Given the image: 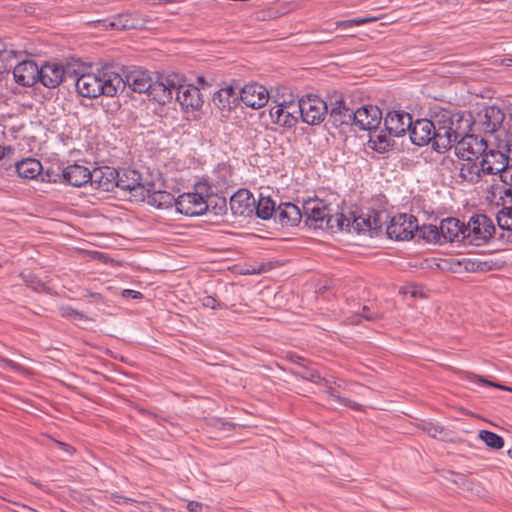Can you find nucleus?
<instances>
[{"label":"nucleus","instance_id":"obj_5","mask_svg":"<svg viewBox=\"0 0 512 512\" xmlns=\"http://www.w3.org/2000/svg\"><path fill=\"white\" fill-rule=\"evenodd\" d=\"M123 82V90L128 86L133 92L147 93L154 101L159 104H167L169 92H165L166 77L160 80H153L151 73L148 70L133 67L123 69L120 74Z\"/></svg>","mask_w":512,"mask_h":512},{"label":"nucleus","instance_id":"obj_43","mask_svg":"<svg viewBox=\"0 0 512 512\" xmlns=\"http://www.w3.org/2000/svg\"><path fill=\"white\" fill-rule=\"evenodd\" d=\"M471 267L467 268L470 271H490L493 270L495 267V264L493 261H473L470 263Z\"/></svg>","mask_w":512,"mask_h":512},{"label":"nucleus","instance_id":"obj_29","mask_svg":"<svg viewBox=\"0 0 512 512\" xmlns=\"http://www.w3.org/2000/svg\"><path fill=\"white\" fill-rule=\"evenodd\" d=\"M465 162L461 164L459 177L469 183H477L482 177V170H480V163L478 164L472 158H465Z\"/></svg>","mask_w":512,"mask_h":512},{"label":"nucleus","instance_id":"obj_58","mask_svg":"<svg viewBox=\"0 0 512 512\" xmlns=\"http://www.w3.org/2000/svg\"><path fill=\"white\" fill-rule=\"evenodd\" d=\"M90 296L95 298V299H102V296L100 293H90Z\"/></svg>","mask_w":512,"mask_h":512},{"label":"nucleus","instance_id":"obj_34","mask_svg":"<svg viewBox=\"0 0 512 512\" xmlns=\"http://www.w3.org/2000/svg\"><path fill=\"white\" fill-rule=\"evenodd\" d=\"M109 27L129 30L137 29L138 25L130 14H122L117 16L113 21L109 22Z\"/></svg>","mask_w":512,"mask_h":512},{"label":"nucleus","instance_id":"obj_16","mask_svg":"<svg viewBox=\"0 0 512 512\" xmlns=\"http://www.w3.org/2000/svg\"><path fill=\"white\" fill-rule=\"evenodd\" d=\"M239 97L247 107L259 109L268 102L269 93L263 85L251 83L241 88Z\"/></svg>","mask_w":512,"mask_h":512},{"label":"nucleus","instance_id":"obj_17","mask_svg":"<svg viewBox=\"0 0 512 512\" xmlns=\"http://www.w3.org/2000/svg\"><path fill=\"white\" fill-rule=\"evenodd\" d=\"M302 218V208L291 202H282L277 206L274 221L282 227H295Z\"/></svg>","mask_w":512,"mask_h":512},{"label":"nucleus","instance_id":"obj_46","mask_svg":"<svg viewBox=\"0 0 512 512\" xmlns=\"http://www.w3.org/2000/svg\"><path fill=\"white\" fill-rule=\"evenodd\" d=\"M202 305L205 308H210L213 310L222 309L224 305L217 301L213 296H205L201 299Z\"/></svg>","mask_w":512,"mask_h":512},{"label":"nucleus","instance_id":"obj_21","mask_svg":"<svg viewBox=\"0 0 512 512\" xmlns=\"http://www.w3.org/2000/svg\"><path fill=\"white\" fill-rule=\"evenodd\" d=\"M57 177L63 178V183L75 187H82L87 183H91V171L79 164L68 165Z\"/></svg>","mask_w":512,"mask_h":512},{"label":"nucleus","instance_id":"obj_52","mask_svg":"<svg viewBox=\"0 0 512 512\" xmlns=\"http://www.w3.org/2000/svg\"><path fill=\"white\" fill-rule=\"evenodd\" d=\"M187 509L190 512H201L202 509H203V504L201 502H198V501H190L187 504Z\"/></svg>","mask_w":512,"mask_h":512},{"label":"nucleus","instance_id":"obj_30","mask_svg":"<svg viewBox=\"0 0 512 512\" xmlns=\"http://www.w3.org/2000/svg\"><path fill=\"white\" fill-rule=\"evenodd\" d=\"M177 198L167 191H153L147 196V203L158 209L176 208Z\"/></svg>","mask_w":512,"mask_h":512},{"label":"nucleus","instance_id":"obj_57","mask_svg":"<svg viewBox=\"0 0 512 512\" xmlns=\"http://www.w3.org/2000/svg\"><path fill=\"white\" fill-rule=\"evenodd\" d=\"M5 147L0 146V160H2L5 156Z\"/></svg>","mask_w":512,"mask_h":512},{"label":"nucleus","instance_id":"obj_47","mask_svg":"<svg viewBox=\"0 0 512 512\" xmlns=\"http://www.w3.org/2000/svg\"><path fill=\"white\" fill-rule=\"evenodd\" d=\"M0 366L2 368H10L11 370L16 371V372L24 371V368L22 365H20L19 363L15 362L11 359H8V358L0 357Z\"/></svg>","mask_w":512,"mask_h":512},{"label":"nucleus","instance_id":"obj_15","mask_svg":"<svg viewBox=\"0 0 512 512\" xmlns=\"http://www.w3.org/2000/svg\"><path fill=\"white\" fill-rule=\"evenodd\" d=\"M412 124V116L408 112L393 110L384 118V128L389 136L399 137L404 135Z\"/></svg>","mask_w":512,"mask_h":512},{"label":"nucleus","instance_id":"obj_10","mask_svg":"<svg viewBox=\"0 0 512 512\" xmlns=\"http://www.w3.org/2000/svg\"><path fill=\"white\" fill-rule=\"evenodd\" d=\"M297 110L302 121L312 126L321 124L328 115L326 102L316 95H307L300 98Z\"/></svg>","mask_w":512,"mask_h":512},{"label":"nucleus","instance_id":"obj_6","mask_svg":"<svg viewBox=\"0 0 512 512\" xmlns=\"http://www.w3.org/2000/svg\"><path fill=\"white\" fill-rule=\"evenodd\" d=\"M166 87L168 89H165V92H169L167 104L175 99L182 109L195 111L199 110L204 103L198 87L192 84L181 83L176 76L166 77Z\"/></svg>","mask_w":512,"mask_h":512},{"label":"nucleus","instance_id":"obj_38","mask_svg":"<svg viewBox=\"0 0 512 512\" xmlns=\"http://www.w3.org/2000/svg\"><path fill=\"white\" fill-rule=\"evenodd\" d=\"M381 318V314L377 311H372L370 307L363 306L361 313L352 315L350 317L351 323L358 324L361 319H365L367 321H376Z\"/></svg>","mask_w":512,"mask_h":512},{"label":"nucleus","instance_id":"obj_22","mask_svg":"<svg viewBox=\"0 0 512 512\" xmlns=\"http://www.w3.org/2000/svg\"><path fill=\"white\" fill-rule=\"evenodd\" d=\"M466 225L459 219L448 217L440 222V234H442L443 244L445 242H463L465 243Z\"/></svg>","mask_w":512,"mask_h":512},{"label":"nucleus","instance_id":"obj_51","mask_svg":"<svg viewBox=\"0 0 512 512\" xmlns=\"http://www.w3.org/2000/svg\"><path fill=\"white\" fill-rule=\"evenodd\" d=\"M122 297L127 298V299L131 298V299H135V300H140L143 298V294L136 290L124 289L122 291Z\"/></svg>","mask_w":512,"mask_h":512},{"label":"nucleus","instance_id":"obj_48","mask_svg":"<svg viewBox=\"0 0 512 512\" xmlns=\"http://www.w3.org/2000/svg\"><path fill=\"white\" fill-rule=\"evenodd\" d=\"M58 173H54L51 170H46L45 172L42 171L40 174L42 181L45 182H53V183H63V178L57 177Z\"/></svg>","mask_w":512,"mask_h":512},{"label":"nucleus","instance_id":"obj_11","mask_svg":"<svg viewBox=\"0 0 512 512\" xmlns=\"http://www.w3.org/2000/svg\"><path fill=\"white\" fill-rule=\"evenodd\" d=\"M418 230V220L414 215L400 213L390 219L386 235L396 241L410 240Z\"/></svg>","mask_w":512,"mask_h":512},{"label":"nucleus","instance_id":"obj_36","mask_svg":"<svg viewBox=\"0 0 512 512\" xmlns=\"http://www.w3.org/2000/svg\"><path fill=\"white\" fill-rule=\"evenodd\" d=\"M326 393L331 400L337 402L340 405L350 407L353 410H361V408H362V406L360 404H358L348 398L341 397L340 395H338L336 393V390L330 386L327 387Z\"/></svg>","mask_w":512,"mask_h":512},{"label":"nucleus","instance_id":"obj_18","mask_svg":"<svg viewBox=\"0 0 512 512\" xmlns=\"http://www.w3.org/2000/svg\"><path fill=\"white\" fill-rule=\"evenodd\" d=\"M481 157L480 170H482L483 174L488 175L499 174L500 176L501 171H503L506 163L510 160L504 153L495 149L486 150Z\"/></svg>","mask_w":512,"mask_h":512},{"label":"nucleus","instance_id":"obj_33","mask_svg":"<svg viewBox=\"0 0 512 512\" xmlns=\"http://www.w3.org/2000/svg\"><path fill=\"white\" fill-rule=\"evenodd\" d=\"M420 233V237L426 240L429 243H437L442 245V234H440V225H423L422 227L418 226V230Z\"/></svg>","mask_w":512,"mask_h":512},{"label":"nucleus","instance_id":"obj_23","mask_svg":"<svg viewBox=\"0 0 512 512\" xmlns=\"http://www.w3.org/2000/svg\"><path fill=\"white\" fill-rule=\"evenodd\" d=\"M229 206L234 215H248L255 206V198L249 190L239 189L230 197Z\"/></svg>","mask_w":512,"mask_h":512},{"label":"nucleus","instance_id":"obj_25","mask_svg":"<svg viewBox=\"0 0 512 512\" xmlns=\"http://www.w3.org/2000/svg\"><path fill=\"white\" fill-rule=\"evenodd\" d=\"M292 107L293 105H275L269 110V116L271 118V121L274 124H277L284 128L294 127L298 123V117L296 116L298 114V110L295 109L293 111H290V108Z\"/></svg>","mask_w":512,"mask_h":512},{"label":"nucleus","instance_id":"obj_42","mask_svg":"<svg viewBox=\"0 0 512 512\" xmlns=\"http://www.w3.org/2000/svg\"><path fill=\"white\" fill-rule=\"evenodd\" d=\"M60 311H61V315L65 318H73V319H79V320L86 319V316L81 311H78L68 305L62 306L60 308Z\"/></svg>","mask_w":512,"mask_h":512},{"label":"nucleus","instance_id":"obj_59","mask_svg":"<svg viewBox=\"0 0 512 512\" xmlns=\"http://www.w3.org/2000/svg\"><path fill=\"white\" fill-rule=\"evenodd\" d=\"M508 453H509L510 457L512 458V450H509Z\"/></svg>","mask_w":512,"mask_h":512},{"label":"nucleus","instance_id":"obj_8","mask_svg":"<svg viewBox=\"0 0 512 512\" xmlns=\"http://www.w3.org/2000/svg\"><path fill=\"white\" fill-rule=\"evenodd\" d=\"M194 188V192L178 196L176 202L178 213L186 216H200L209 210L211 203L204 197V192H207L209 187L206 184L197 183Z\"/></svg>","mask_w":512,"mask_h":512},{"label":"nucleus","instance_id":"obj_54","mask_svg":"<svg viewBox=\"0 0 512 512\" xmlns=\"http://www.w3.org/2000/svg\"><path fill=\"white\" fill-rule=\"evenodd\" d=\"M234 427H235V424H233L231 422H224V421L219 422V429H221L223 431H231L232 429H234Z\"/></svg>","mask_w":512,"mask_h":512},{"label":"nucleus","instance_id":"obj_53","mask_svg":"<svg viewBox=\"0 0 512 512\" xmlns=\"http://www.w3.org/2000/svg\"><path fill=\"white\" fill-rule=\"evenodd\" d=\"M289 359L291 362L297 364L300 369L305 365V359L297 354H290Z\"/></svg>","mask_w":512,"mask_h":512},{"label":"nucleus","instance_id":"obj_1","mask_svg":"<svg viewBox=\"0 0 512 512\" xmlns=\"http://www.w3.org/2000/svg\"><path fill=\"white\" fill-rule=\"evenodd\" d=\"M453 117L455 109L435 107L429 111V118L412 120L408 131L411 142L419 147L430 145L434 152L445 154L451 142Z\"/></svg>","mask_w":512,"mask_h":512},{"label":"nucleus","instance_id":"obj_32","mask_svg":"<svg viewBox=\"0 0 512 512\" xmlns=\"http://www.w3.org/2000/svg\"><path fill=\"white\" fill-rule=\"evenodd\" d=\"M254 208L257 217L263 220L274 219L277 210L275 202L270 197H260Z\"/></svg>","mask_w":512,"mask_h":512},{"label":"nucleus","instance_id":"obj_12","mask_svg":"<svg viewBox=\"0 0 512 512\" xmlns=\"http://www.w3.org/2000/svg\"><path fill=\"white\" fill-rule=\"evenodd\" d=\"M346 99L340 97L332 103V107L328 113V122L333 127L338 128L342 131H346L347 128L354 125L355 109L350 106Z\"/></svg>","mask_w":512,"mask_h":512},{"label":"nucleus","instance_id":"obj_28","mask_svg":"<svg viewBox=\"0 0 512 512\" xmlns=\"http://www.w3.org/2000/svg\"><path fill=\"white\" fill-rule=\"evenodd\" d=\"M14 166L18 176L26 180L36 179L43 169L41 162L31 157L17 161Z\"/></svg>","mask_w":512,"mask_h":512},{"label":"nucleus","instance_id":"obj_41","mask_svg":"<svg viewBox=\"0 0 512 512\" xmlns=\"http://www.w3.org/2000/svg\"><path fill=\"white\" fill-rule=\"evenodd\" d=\"M422 430L433 438H437L439 435L446 434V430L443 426L431 422L424 423L422 425Z\"/></svg>","mask_w":512,"mask_h":512},{"label":"nucleus","instance_id":"obj_31","mask_svg":"<svg viewBox=\"0 0 512 512\" xmlns=\"http://www.w3.org/2000/svg\"><path fill=\"white\" fill-rule=\"evenodd\" d=\"M391 136L386 134L385 130L370 132L369 144L372 149L378 153H385L392 147Z\"/></svg>","mask_w":512,"mask_h":512},{"label":"nucleus","instance_id":"obj_40","mask_svg":"<svg viewBox=\"0 0 512 512\" xmlns=\"http://www.w3.org/2000/svg\"><path fill=\"white\" fill-rule=\"evenodd\" d=\"M301 378L309 380L314 383H327V381L320 376L317 370L309 368L305 365L301 368L300 371L296 372Z\"/></svg>","mask_w":512,"mask_h":512},{"label":"nucleus","instance_id":"obj_35","mask_svg":"<svg viewBox=\"0 0 512 512\" xmlns=\"http://www.w3.org/2000/svg\"><path fill=\"white\" fill-rule=\"evenodd\" d=\"M479 438L490 448L501 449L504 446V439L491 431L481 430L479 432Z\"/></svg>","mask_w":512,"mask_h":512},{"label":"nucleus","instance_id":"obj_9","mask_svg":"<svg viewBox=\"0 0 512 512\" xmlns=\"http://www.w3.org/2000/svg\"><path fill=\"white\" fill-rule=\"evenodd\" d=\"M465 244L481 246L489 242L495 233L493 220L485 214L472 216L466 225Z\"/></svg>","mask_w":512,"mask_h":512},{"label":"nucleus","instance_id":"obj_3","mask_svg":"<svg viewBox=\"0 0 512 512\" xmlns=\"http://www.w3.org/2000/svg\"><path fill=\"white\" fill-rule=\"evenodd\" d=\"M75 86L82 97L90 99L101 95L113 97L118 91H123L122 77L112 65H104L96 72L80 75Z\"/></svg>","mask_w":512,"mask_h":512},{"label":"nucleus","instance_id":"obj_27","mask_svg":"<svg viewBox=\"0 0 512 512\" xmlns=\"http://www.w3.org/2000/svg\"><path fill=\"white\" fill-rule=\"evenodd\" d=\"M141 180V174L134 169H118V177H115L116 188L132 192L141 187Z\"/></svg>","mask_w":512,"mask_h":512},{"label":"nucleus","instance_id":"obj_2","mask_svg":"<svg viewBox=\"0 0 512 512\" xmlns=\"http://www.w3.org/2000/svg\"><path fill=\"white\" fill-rule=\"evenodd\" d=\"M451 142L449 150L455 147V155L460 159H478L487 150V142L483 137L472 134L473 115L469 111L455 110L453 124L451 125Z\"/></svg>","mask_w":512,"mask_h":512},{"label":"nucleus","instance_id":"obj_7","mask_svg":"<svg viewBox=\"0 0 512 512\" xmlns=\"http://www.w3.org/2000/svg\"><path fill=\"white\" fill-rule=\"evenodd\" d=\"M346 216L348 226L343 231L355 232L357 234L368 233L370 237H377L382 233L383 224L387 222L388 215L385 211L369 210L367 213L356 214L350 212Z\"/></svg>","mask_w":512,"mask_h":512},{"label":"nucleus","instance_id":"obj_44","mask_svg":"<svg viewBox=\"0 0 512 512\" xmlns=\"http://www.w3.org/2000/svg\"><path fill=\"white\" fill-rule=\"evenodd\" d=\"M500 180L512 188V159L506 163L503 171H501Z\"/></svg>","mask_w":512,"mask_h":512},{"label":"nucleus","instance_id":"obj_4","mask_svg":"<svg viewBox=\"0 0 512 512\" xmlns=\"http://www.w3.org/2000/svg\"><path fill=\"white\" fill-rule=\"evenodd\" d=\"M302 214L309 227L332 233L343 231L349 225L348 222L345 223L346 215L344 213L334 212L330 203L317 197L303 201Z\"/></svg>","mask_w":512,"mask_h":512},{"label":"nucleus","instance_id":"obj_24","mask_svg":"<svg viewBox=\"0 0 512 512\" xmlns=\"http://www.w3.org/2000/svg\"><path fill=\"white\" fill-rule=\"evenodd\" d=\"M64 75L63 66L57 63H46L39 68L38 82L47 88H55L61 84Z\"/></svg>","mask_w":512,"mask_h":512},{"label":"nucleus","instance_id":"obj_50","mask_svg":"<svg viewBox=\"0 0 512 512\" xmlns=\"http://www.w3.org/2000/svg\"><path fill=\"white\" fill-rule=\"evenodd\" d=\"M214 213L216 215H222L226 213L227 205H226V199L225 198H218L217 202L213 206Z\"/></svg>","mask_w":512,"mask_h":512},{"label":"nucleus","instance_id":"obj_14","mask_svg":"<svg viewBox=\"0 0 512 512\" xmlns=\"http://www.w3.org/2000/svg\"><path fill=\"white\" fill-rule=\"evenodd\" d=\"M382 120V111L373 105H364L355 109L354 125L363 131L376 130Z\"/></svg>","mask_w":512,"mask_h":512},{"label":"nucleus","instance_id":"obj_20","mask_svg":"<svg viewBox=\"0 0 512 512\" xmlns=\"http://www.w3.org/2000/svg\"><path fill=\"white\" fill-rule=\"evenodd\" d=\"M13 76L16 83L31 87L38 82L39 67L32 60L22 61L14 67Z\"/></svg>","mask_w":512,"mask_h":512},{"label":"nucleus","instance_id":"obj_49","mask_svg":"<svg viewBox=\"0 0 512 512\" xmlns=\"http://www.w3.org/2000/svg\"><path fill=\"white\" fill-rule=\"evenodd\" d=\"M110 499L116 504H132L137 502L136 500L123 496L117 492L110 494Z\"/></svg>","mask_w":512,"mask_h":512},{"label":"nucleus","instance_id":"obj_56","mask_svg":"<svg viewBox=\"0 0 512 512\" xmlns=\"http://www.w3.org/2000/svg\"><path fill=\"white\" fill-rule=\"evenodd\" d=\"M6 52V45L5 43L0 39V56Z\"/></svg>","mask_w":512,"mask_h":512},{"label":"nucleus","instance_id":"obj_45","mask_svg":"<svg viewBox=\"0 0 512 512\" xmlns=\"http://www.w3.org/2000/svg\"><path fill=\"white\" fill-rule=\"evenodd\" d=\"M469 379L474 382V383H477V384H482V385H487V386H493V387H496V388H499V389H502V390H511L510 388L504 386V385H501V384H496L494 382H491L489 380H486L484 379L483 377L481 376H478V375H471L469 376Z\"/></svg>","mask_w":512,"mask_h":512},{"label":"nucleus","instance_id":"obj_55","mask_svg":"<svg viewBox=\"0 0 512 512\" xmlns=\"http://www.w3.org/2000/svg\"><path fill=\"white\" fill-rule=\"evenodd\" d=\"M58 446L60 447V449H62L63 451H65L66 453L68 454H73L74 453V448L67 444V443H64V442H57Z\"/></svg>","mask_w":512,"mask_h":512},{"label":"nucleus","instance_id":"obj_13","mask_svg":"<svg viewBox=\"0 0 512 512\" xmlns=\"http://www.w3.org/2000/svg\"><path fill=\"white\" fill-rule=\"evenodd\" d=\"M504 119L505 114L500 107L485 106L477 113V118H473V125H478L486 134H493L502 126Z\"/></svg>","mask_w":512,"mask_h":512},{"label":"nucleus","instance_id":"obj_19","mask_svg":"<svg viewBox=\"0 0 512 512\" xmlns=\"http://www.w3.org/2000/svg\"><path fill=\"white\" fill-rule=\"evenodd\" d=\"M115 177H118V169L110 166L97 167L91 171V185L96 189L111 192L116 188Z\"/></svg>","mask_w":512,"mask_h":512},{"label":"nucleus","instance_id":"obj_26","mask_svg":"<svg viewBox=\"0 0 512 512\" xmlns=\"http://www.w3.org/2000/svg\"><path fill=\"white\" fill-rule=\"evenodd\" d=\"M239 99V93L232 86H227L214 93L212 103L219 110L230 112L238 105Z\"/></svg>","mask_w":512,"mask_h":512},{"label":"nucleus","instance_id":"obj_39","mask_svg":"<svg viewBox=\"0 0 512 512\" xmlns=\"http://www.w3.org/2000/svg\"><path fill=\"white\" fill-rule=\"evenodd\" d=\"M378 19H380V17L374 16V17H359V18H353V19H348V20H342V21L336 22V27L346 29V28H351L353 26H359V25L370 23V22H374V21H377Z\"/></svg>","mask_w":512,"mask_h":512},{"label":"nucleus","instance_id":"obj_37","mask_svg":"<svg viewBox=\"0 0 512 512\" xmlns=\"http://www.w3.org/2000/svg\"><path fill=\"white\" fill-rule=\"evenodd\" d=\"M498 226L503 230H512V206L503 207L497 213Z\"/></svg>","mask_w":512,"mask_h":512}]
</instances>
